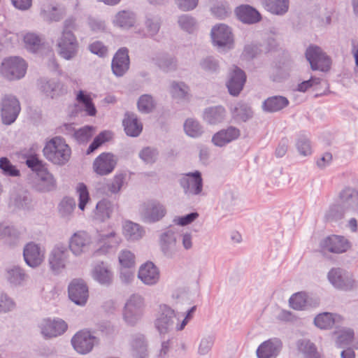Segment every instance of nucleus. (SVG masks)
I'll return each mask as SVG.
<instances>
[{
    "mask_svg": "<svg viewBox=\"0 0 358 358\" xmlns=\"http://www.w3.org/2000/svg\"><path fill=\"white\" fill-rule=\"evenodd\" d=\"M45 158L58 165L65 164L70 159L71 150L64 138L56 136L47 142L43 148Z\"/></svg>",
    "mask_w": 358,
    "mask_h": 358,
    "instance_id": "1",
    "label": "nucleus"
},
{
    "mask_svg": "<svg viewBox=\"0 0 358 358\" xmlns=\"http://www.w3.org/2000/svg\"><path fill=\"white\" fill-rule=\"evenodd\" d=\"M145 308L144 298L134 294L127 300L122 316L124 321L129 326H135L141 319Z\"/></svg>",
    "mask_w": 358,
    "mask_h": 358,
    "instance_id": "2",
    "label": "nucleus"
},
{
    "mask_svg": "<svg viewBox=\"0 0 358 358\" xmlns=\"http://www.w3.org/2000/svg\"><path fill=\"white\" fill-rule=\"evenodd\" d=\"M21 111V105L18 99L11 94H3L0 100V116L1 122L10 125L15 122Z\"/></svg>",
    "mask_w": 358,
    "mask_h": 358,
    "instance_id": "3",
    "label": "nucleus"
},
{
    "mask_svg": "<svg viewBox=\"0 0 358 358\" xmlns=\"http://www.w3.org/2000/svg\"><path fill=\"white\" fill-rule=\"evenodd\" d=\"M166 214V206L157 199H150L142 204L139 208V215L145 223L152 224L163 219Z\"/></svg>",
    "mask_w": 358,
    "mask_h": 358,
    "instance_id": "4",
    "label": "nucleus"
},
{
    "mask_svg": "<svg viewBox=\"0 0 358 358\" xmlns=\"http://www.w3.org/2000/svg\"><path fill=\"white\" fill-rule=\"evenodd\" d=\"M25 61L19 57L6 58L1 63V72L8 80H19L23 78L27 71Z\"/></svg>",
    "mask_w": 358,
    "mask_h": 358,
    "instance_id": "5",
    "label": "nucleus"
},
{
    "mask_svg": "<svg viewBox=\"0 0 358 358\" xmlns=\"http://www.w3.org/2000/svg\"><path fill=\"white\" fill-rule=\"evenodd\" d=\"M57 45L58 54L66 60H71L78 55L79 44L73 32L62 31Z\"/></svg>",
    "mask_w": 358,
    "mask_h": 358,
    "instance_id": "6",
    "label": "nucleus"
},
{
    "mask_svg": "<svg viewBox=\"0 0 358 358\" xmlns=\"http://www.w3.org/2000/svg\"><path fill=\"white\" fill-rule=\"evenodd\" d=\"M176 313L166 304L159 306L155 320V327L160 334H166L171 331L175 324Z\"/></svg>",
    "mask_w": 358,
    "mask_h": 358,
    "instance_id": "7",
    "label": "nucleus"
},
{
    "mask_svg": "<svg viewBox=\"0 0 358 358\" xmlns=\"http://www.w3.org/2000/svg\"><path fill=\"white\" fill-rule=\"evenodd\" d=\"M187 196L200 195L203 191V179L199 171L182 175L178 180Z\"/></svg>",
    "mask_w": 358,
    "mask_h": 358,
    "instance_id": "8",
    "label": "nucleus"
},
{
    "mask_svg": "<svg viewBox=\"0 0 358 358\" xmlns=\"http://www.w3.org/2000/svg\"><path fill=\"white\" fill-rule=\"evenodd\" d=\"M306 57L313 71L325 72L330 69L331 59L318 46H310L306 50Z\"/></svg>",
    "mask_w": 358,
    "mask_h": 358,
    "instance_id": "9",
    "label": "nucleus"
},
{
    "mask_svg": "<svg viewBox=\"0 0 358 358\" xmlns=\"http://www.w3.org/2000/svg\"><path fill=\"white\" fill-rule=\"evenodd\" d=\"M211 38L213 45L218 48L229 50L233 47L234 38L231 29L226 24L214 26L211 30Z\"/></svg>",
    "mask_w": 358,
    "mask_h": 358,
    "instance_id": "10",
    "label": "nucleus"
},
{
    "mask_svg": "<svg viewBox=\"0 0 358 358\" xmlns=\"http://www.w3.org/2000/svg\"><path fill=\"white\" fill-rule=\"evenodd\" d=\"M329 282L336 288L349 290L354 287L355 281L352 275L341 268H334L328 273Z\"/></svg>",
    "mask_w": 358,
    "mask_h": 358,
    "instance_id": "11",
    "label": "nucleus"
},
{
    "mask_svg": "<svg viewBox=\"0 0 358 358\" xmlns=\"http://www.w3.org/2000/svg\"><path fill=\"white\" fill-rule=\"evenodd\" d=\"M69 252L67 246L63 244L56 245L49 256V264L52 271L55 273H60L69 261Z\"/></svg>",
    "mask_w": 358,
    "mask_h": 358,
    "instance_id": "12",
    "label": "nucleus"
},
{
    "mask_svg": "<svg viewBox=\"0 0 358 358\" xmlns=\"http://www.w3.org/2000/svg\"><path fill=\"white\" fill-rule=\"evenodd\" d=\"M23 257L25 263L31 268L41 264L45 258V249L34 242L27 243L23 249Z\"/></svg>",
    "mask_w": 358,
    "mask_h": 358,
    "instance_id": "13",
    "label": "nucleus"
},
{
    "mask_svg": "<svg viewBox=\"0 0 358 358\" xmlns=\"http://www.w3.org/2000/svg\"><path fill=\"white\" fill-rule=\"evenodd\" d=\"M117 164L116 157L110 152H103L94 161L93 171L98 175L103 176L112 173Z\"/></svg>",
    "mask_w": 358,
    "mask_h": 358,
    "instance_id": "14",
    "label": "nucleus"
},
{
    "mask_svg": "<svg viewBox=\"0 0 358 358\" xmlns=\"http://www.w3.org/2000/svg\"><path fill=\"white\" fill-rule=\"evenodd\" d=\"M96 342H97L96 337L87 331H78L71 339L74 350L83 355L90 352L93 349Z\"/></svg>",
    "mask_w": 358,
    "mask_h": 358,
    "instance_id": "15",
    "label": "nucleus"
},
{
    "mask_svg": "<svg viewBox=\"0 0 358 358\" xmlns=\"http://www.w3.org/2000/svg\"><path fill=\"white\" fill-rule=\"evenodd\" d=\"M69 299L78 306H84L89 296L88 287L81 279H74L68 288Z\"/></svg>",
    "mask_w": 358,
    "mask_h": 358,
    "instance_id": "16",
    "label": "nucleus"
},
{
    "mask_svg": "<svg viewBox=\"0 0 358 358\" xmlns=\"http://www.w3.org/2000/svg\"><path fill=\"white\" fill-rule=\"evenodd\" d=\"M41 333L45 338H51L63 334L67 329L66 323L61 320L44 319L39 325Z\"/></svg>",
    "mask_w": 358,
    "mask_h": 358,
    "instance_id": "17",
    "label": "nucleus"
},
{
    "mask_svg": "<svg viewBox=\"0 0 358 358\" xmlns=\"http://www.w3.org/2000/svg\"><path fill=\"white\" fill-rule=\"evenodd\" d=\"M338 198L347 212L358 215V191L356 189L345 187L340 192Z\"/></svg>",
    "mask_w": 358,
    "mask_h": 358,
    "instance_id": "18",
    "label": "nucleus"
},
{
    "mask_svg": "<svg viewBox=\"0 0 358 358\" xmlns=\"http://www.w3.org/2000/svg\"><path fill=\"white\" fill-rule=\"evenodd\" d=\"M320 248L323 251L332 253H343L349 248L348 241L343 236L333 235L328 236L320 242Z\"/></svg>",
    "mask_w": 358,
    "mask_h": 358,
    "instance_id": "19",
    "label": "nucleus"
},
{
    "mask_svg": "<svg viewBox=\"0 0 358 358\" xmlns=\"http://www.w3.org/2000/svg\"><path fill=\"white\" fill-rule=\"evenodd\" d=\"M91 243L90 235L83 231L73 234L69 240V248L76 256H80L85 252Z\"/></svg>",
    "mask_w": 358,
    "mask_h": 358,
    "instance_id": "20",
    "label": "nucleus"
},
{
    "mask_svg": "<svg viewBox=\"0 0 358 358\" xmlns=\"http://www.w3.org/2000/svg\"><path fill=\"white\" fill-rule=\"evenodd\" d=\"M138 278L146 285H156L160 278L159 268L152 262H147L139 268Z\"/></svg>",
    "mask_w": 358,
    "mask_h": 358,
    "instance_id": "21",
    "label": "nucleus"
},
{
    "mask_svg": "<svg viewBox=\"0 0 358 358\" xmlns=\"http://www.w3.org/2000/svg\"><path fill=\"white\" fill-rule=\"evenodd\" d=\"M282 348L279 338H273L262 343L257 350L258 358H275Z\"/></svg>",
    "mask_w": 358,
    "mask_h": 358,
    "instance_id": "22",
    "label": "nucleus"
},
{
    "mask_svg": "<svg viewBox=\"0 0 358 358\" xmlns=\"http://www.w3.org/2000/svg\"><path fill=\"white\" fill-rule=\"evenodd\" d=\"M111 67L113 73L117 76H122L129 69V57L126 48H120L114 55Z\"/></svg>",
    "mask_w": 358,
    "mask_h": 358,
    "instance_id": "23",
    "label": "nucleus"
},
{
    "mask_svg": "<svg viewBox=\"0 0 358 358\" xmlns=\"http://www.w3.org/2000/svg\"><path fill=\"white\" fill-rule=\"evenodd\" d=\"M122 126L126 134L131 137L138 136L143 131V124L138 120L137 115L133 112L127 111L124 113Z\"/></svg>",
    "mask_w": 358,
    "mask_h": 358,
    "instance_id": "24",
    "label": "nucleus"
},
{
    "mask_svg": "<svg viewBox=\"0 0 358 358\" xmlns=\"http://www.w3.org/2000/svg\"><path fill=\"white\" fill-rule=\"evenodd\" d=\"M246 80V76L243 71L237 67L230 73L227 86L230 94L237 96L243 90Z\"/></svg>",
    "mask_w": 358,
    "mask_h": 358,
    "instance_id": "25",
    "label": "nucleus"
},
{
    "mask_svg": "<svg viewBox=\"0 0 358 358\" xmlns=\"http://www.w3.org/2000/svg\"><path fill=\"white\" fill-rule=\"evenodd\" d=\"M239 136L240 130L235 127L230 126L215 134L212 138V142L216 146L222 147L237 139Z\"/></svg>",
    "mask_w": 358,
    "mask_h": 358,
    "instance_id": "26",
    "label": "nucleus"
},
{
    "mask_svg": "<svg viewBox=\"0 0 358 358\" xmlns=\"http://www.w3.org/2000/svg\"><path fill=\"white\" fill-rule=\"evenodd\" d=\"M159 244L163 254L168 257H172L177 252L176 237L172 231L169 230L161 234Z\"/></svg>",
    "mask_w": 358,
    "mask_h": 358,
    "instance_id": "27",
    "label": "nucleus"
},
{
    "mask_svg": "<svg viewBox=\"0 0 358 358\" xmlns=\"http://www.w3.org/2000/svg\"><path fill=\"white\" fill-rule=\"evenodd\" d=\"M238 18L245 24H255L261 20L260 13L249 5H243L236 10Z\"/></svg>",
    "mask_w": 358,
    "mask_h": 358,
    "instance_id": "28",
    "label": "nucleus"
},
{
    "mask_svg": "<svg viewBox=\"0 0 358 358\" xmlns=\"http://www.w3.org/2000/svg\"><path fill=\"white\" fill-rule=\"evenodd\" d=\"M40 90L47 96L54 98L66 92V89L59 82L55 80L42 79Z\"/></svg>",
    "mask_w": 358,
    "mask_h": 358,
    "instance_id": "29",
    "label": "nucleus"
},
{
    "mask_svg": "<svg viewBox=\"0 0 358 358\" xmlns=\"http://www.w3.org/2000/svg\"><path fill=\"white\" fill-rule=\"evenodd\" d=\"M343 317L338 314L324 312L318 314L314 319V324L321 329H328L333 327L335 324L342 322Z\"/></svg>",
    "mask_w": 358,
    "mask_h": 358,
    "instance_id": "30",
    "label": "nucleus"
},
{
    "mask_svg": "<svg viewBox=\"0 0 358 358\" xmlns=\"http://www.w3.org/2000/svg\"><path fill=\"white\" fill-rule=\"evenodd\" d=\"M92 276L96 281L105 286L110 285L113 282V273L108 265L103 262L97 264L94 266Z\"/></svg>",
    "mask_w": 358,
    "mask_h": 358,
    "instance_id": "31",
    "label": "nucleus"
},
{
    "mask_svg": "<svg viewBox=\"0 0 358 358\" xmlns=\"http://www.w3.org/2000/svg\"><path fill=\"white\" fill-rule=\"evenodd\" d=\"M226 110L222 106H211L203 111V120L210 124H217L224 121Z\"/></svg>",
    "mask_w": 358,
    "mask_h": 358,
    "instance_id": "32",
    "label": "nucleus"
},
{
    "mask_svg": "<svg viewBox=\"0 0 358 358\" xmlns=\"http://www.w3.org/2000/svg\"><path fill=\"white\" fill-rule=\"evenodd\" d=\"M289 105L288 99L283 96H273L266 99L262 103V108L268 113H275Z\"/></svg>",
    "mask_w": 358,
    "mask_h": 358,
    "instance_id": "33",
    "label": "nucleus"
},
{
    "mask_svg": "<svg viewBox=\"0 0 358 358\" xmlns=\"http://www.w3.org/2000/svg\"><path fill=\"white\" fill-rule=\"evenodd\" d=\"M130 345L136 358H145L147 356V342L145 336L141 334L131 336Z\"/></svg>",
    "mask_w": 358,
    "mask_h": 358,
    "instance_id": "34",
    "label": "nucleus"
},
{
    "mask_svg": "<svg viewBox=\"0 0 358 358\" xmlns=\"http://www.w3.org/2000/svg\"><path fill=\"white\" fill-rule=\"evenodd\" d=\"M265 9L272 14L282 15L288 11L289 0H262Z\"/></svg>",
    "mask_w": 358,
    "mask_h": 358,
    "instance_id": "35",
    "label": "nucleus"
},
{
    "mask_svg": "<svg viewBox=\"0 0 358 358\" xmlns=\"http://www.w3.org/2000/svg\"><path fill=\"white\" fill-rule=\"evenodd\" d=\"M14 206L20 210H29L32 208V199L29 192L20 190L11 199Z\"/></svg>",
    "mask_w": 358,
    "mask_h": 358,
    "instance_id": "36",
    "label": "nucleus"
},
{
    "mask_svg": "<svg viewBox=\"0 0 358 358\" xmlns=\"http://www.w3.org/2000/svg\"><path fill=\"white\" fill-rule=\"evenodd\" d=\"M113 211L112 202L106 199L99 201L96 206L94 218L100 222H104L109 219Z\"/></svg>",
    "mask_w": 358,
    "mask_h": 358,
    "instance_id": "37",
    "label": "nucleus"
},
{
    "mask_svg": "<svg viewBox=\"0 0 358 358\" xmlns=\"http://www.w3.org/2000/svg\"><path fill=\"white\" fill-rule=\"evenodd\" d=\"M76 203L74 199L69 196L64 197L58 205V212L60 217L66 220H70L73 217Z\"/></svg>",
    "mask_w": 358,
    "mask_h": 358,
    "instance_id": "38",
    "label": "nucleus"
},
{
    "mask_svg": "<svg viewBox=\"0 0 358 358\" xmlns=\"http://www.w3.org/2000/svg\"><path fill=\"white\" fill-rule=\"evenodd\" d=\"M76 100L78 103V107L83 109L87 115L95 116L96 109L92 102L90 95L86 94L84 91L80 90L76 96Z\"/></svg>",
    "mask_w": 358,
    "mask_h": 358,
    "instance_id": "39",
    "label": "nucleus"
},
{
    "mask_svg": "<svg viewBox=\"0 0 358 358\" xmlns=\"http://www.w3.org/2000/svg\"><path fill=\"white\" fill-rule=\"evenodd\" d=\"M123 234L127 240L136 241L143 237L144 230L138 224L126 221L123 225Z\"/></svg>",
    "mask_w": 358,
    "mask_h": 358,
    "instance_id": "40",
    "label": "nucleus"
},
{
    "mask_svg": "<svg viewBox=\"0 0 358 358\" xmlns=\"http://www.w3.org/2000/svg\"><path fill=\"white\" fill-rule=\"evenodd\" d=\"M113 22L116 26L128 29L134 24L135 15L131 11L122 10L115 15Z\"/></svg>",
    "mask_w": 358,
    "mask_h": 358,
    "instance_id": "41",
    "label": "nucleus"
},
{
    "mask_svg": "<svg viewBox=\"0 0 358 358\" xmlns=\"http://www.w3.org/2000/svg\"><path fill=\"white\" fill-rule=\"evenodd\" d=\"M232 116L236 121L246 122L252 117L253 112L248 104L239 102L234 106Z\"/></svg>",
    "mask_w": 358,
    "mask_h": 358,
    "instance_id": "42",
    "label": "nucleus"
},
{
    "mask_svg": "<svg viewBox=\"0 0 358 358\" xmlns=\"http://www.w3.org/2000/svg\"><path fill=\"white\" fill-rule=\"evenodd\" d=\"M38 178L41 181V189L43 192H50L56 188V180L53 176L46 169L38 173Z\"/></svg>",
    "mask_w": 358,
    "mask_h": 358,
    "instance_id": "43",
    "label": "nucleus"
},
{
    "mask_svg": "<svg viewBox=\"0 0 358 358\" xmlns=\"http://www.w3.org/2000/svg\"><path fill=\"white\" fill-rule=\"evenodd\" d=\"M27 278V275L20 266H14L7 271V279L11 284L15 285H21L26 280Z\"/></svg>",
    "mask_w": 358,
    "mask_h": 358,
    "instance_id": "44",
    "label": "nucleus"
},
{
    "mask_svg": "<svg viewBox=\"0 0 358 358\" xmlns=\"http://www.w3.org/2000/svg\"><path fill=\"white\" fill-rule=\"evenodd\" d=\"M137 108L141 113H150L155 108V101L150 94H143L138 99Z\"/></svg>",
    "mask_w": 358,
    "mask_h": 358,
    "instance_id": "45",
    "label": "nucleus"
},
{
    "mask_svg": "<svg viewBox=\"0 0 358 358\" xmlns=\"http://www.w3.org/2000/svg\"><path fill=\"white\" fill-rule=\"evenodd\" d=\"M185 134L192 138H198L203 133V128L200 123L192 118L187 119L184 123Z\"/></svg>",
    "mask_w": 358,
    "mask_h": 358,
    "instance_id": "46",
    "label": "nucleus"
},
{
    "mask_svg": "<svg viewBox=\"0 0 358 358\" xmlns=\"http://www.w3.org/2000/svg\"><path fill=\"white\" fill-rule=\"evenodd\" d=\"M178 23L181 29L189 34L194 32L198 27L196 19L187 14L179 16Z\"/></svg>",
    "mask_w": 358,
    "mask_h": 358,
    "instance_id": "47",
    "label": "nucleus"
},
{
    "mask_svg": "<svg viewBox=\"0 0 358 358\" xmlns=\"http://www.w3.org/2000/svg\"><path fill=\"white\" fill-rule=\"evenodd\" d=\"M347 212L344 206L340 202L338 204L332 205L325 213L324 218L327 221H336L341 220Z\"/></svg>",
    "mask_w": 358,
    "mask_h": 358,
    "instance_id": "48",
    "label": "nucleus"
},
{
    "mask_svg": "<svg viewBox=\"0 0 358 358\" xmlns=\"http://www.w3.org/2000/svg\"><path fill=\"white\" fill-rule=\"evenodd\" d=\"M3 239L6 238V243L10 245H15L20 238V231L13 226H7L3 224Z\"/></svg>",
    "mask_w": 358,
    "mask_h": 358,
    "instance_id": "49",
    "label": "nucleus"
},
{
    "mask_svg": "<svg viewBox=\"0 0 358 358\" xmlns=\"http://www.w3.org/2000/svg\"><path fill=\"white\" fill-rule=\"evenodd\" d=\"M307 299L308 296L305 292H297L289 298V306L294 310H303L307 306Z\"/></svg>",
    "mask_w": 358,
    "mask_h": 358,
    "instance_id": "50",
    "label": "nucleus"
},
{
    "mask_svg": "<svg viewBox=\"0 0 358 358\" xmlns=\"http://www.w3.org/2000/svg\"><path fill=\"white\" fill-rule=\"evenodd\" d=\"M299 349L307 358H320L315 344L308 340H301L299 342Z\"/></svg>",
    "mask_w": 358,
    "mask_h": 358,
    "instance_id": "51",
    "label": "nucleus"
},
{
    "mask_svg": "<svg viewBox=\"0 0 358 358\" xmlns=\"http://www.w3.org/2000/svg\"><path fill=\"white\" fill-rule=\"evenodd\" d=\"M189 87L183 82L173 81L171 85V94L175 99H182L188 96Z\"/></svg>",
    "mask_w": 358,
    "mask_h": 358,
    "instance_id": "52",
    "label": "nucleus"
},
{
    "mask_svg": "<svg viewBox=\"0 0 358 358\" xmlns=\"http://www.w3.org/2000/svg\"><path fill=\"white\" fill-rule=\"evenodd\" d=\"M42 17L48 22L59 21L62 17V13L55 6H48L41 10Z\"/></svg>",
    "mask_w": 358,
    "mask_h": 358,
    "instance_id": "53",
    "label": "nucleus"
},
{
    "mask_svg": "<svg viewBox=\"0 0 358 358\" xmlns=\"http://www.w3.org/2000/svg\"><path fill=\"white\" fill-rule=\"evenodd\" d=\"M111 137L110 131H104L96 136L87 150L86 154L90 155L97 150L103 143L109 141Z\"/></svg>",
    "mask_w": 358,
    "mask_h": 358,
    "instance_id": "54",
    "label": "nucleus"
},
{
    "mask_svg": "<svg viewBox=\"0 0 358 358\" xmlns=\"http://www.w3.org/2000/svg\"><path fill=\"white\" fill-rule=\"evenodd\" d=\"M157 64L166 72L175 70L177 66L175 58L169 55H162L158 57Z\"/></svg>",
    "mask_w": 358,
    "mask_h": 358,
    "instance_id": "55",
    "label": "nucleus"
},
{
    "mask_svg": "<svg viewBox=\"0 0 358 358\" xmlns=\"http://www.w3.org/2000/svg\"><path fill=\"white\" fill-rule=\"evenodd\" d=\"M76 192L79 197L78 208L81 210H84L86 204L90 200V194L86 185L83 182L78 183L76 187Z\"/></svg>",
    "mask_w": 358,
    "mask_h": 358,
    "instance_id": "56",
    "label": "nucleus"
},
{
    "mask_svg": "<svg viewBox=\"0 0 358 358\" xmlns=\"http://www.w3.org/2000/svg\"><path fill=\"white\" fill-rule=\"evenodd\" d=\"M41 41V38L34 33H27L24 36L26 48L32 52H35L38 49Z\"/></svg>",
    "mask_w": 358,
    "mask_h": 358,
    "instance_id": "57",
    "label": "nucleus"
},
{
    "mask_svg": "<svg viewBox=\"0 0 358 358\" xmlns=\"http://www.w3.org/2000/svg\"><path fill=\"white\" fill-rule=\"evenodd\" d=\"M0 169L6 176L12 177L20 176V171L10 163L7 157L0 158Z\"/></svg>",
    "mask_w": 358,
    "mask_h": 358,
    "instance_id": "58",
    "label": "nucleus"
},
{
    "mask_svg": "<svg viewBox=\"0 0 358 358\" xmlns=\"http://www.w3.org/2000/svg\"><path fill=\"white\" fill-rule=\"evenodd\" d=\"M118 259L122 268H133L135 265V255L128 250H122Z\"/></svg>",
    "mask_w": 358,
    "mask_h": 358,
    "instance_id": "59",
    "label": "nucleus"
},
{
    "mask_svg": "<svg viewBox=\"0 0 358 358\" xmlns=\"http://www.w3.org/2000/svg\"><path fill=\"white\" fill-rule=\"evenodd\" d=\"M125 176L124 173L116 174L111 182H108L107 187L110 194H117L121 190L124 183Z\"/></svg>",
    "mask_w": 358,
    "mask_h": 358,
    "instance_id": "60",
    "label": "nucleus"
},
{
    "mask_svg": "<svg viewBox=\"0 0 358 358\" xmlns=\"http://www.w3.org/2000/svg\"><path fill=\"white\" fill-rule=\"evenodd\" d=\"M16 304L7 294L0 292V313H6L15 310Z\"/></svg>",
    "mask_w": 358,
    "mask_h": 358,
    "instance_id": "61",
    "label": "nucleus"
},
{
    "mask_svg": "<svg viewBox=\"0 0 358 358\" xmlns=\"http://www.w3.org/2000/svg\"><path fill=\"white\" fill-rule=\"evenodd\" d=\"M140 158L147 164L155 162L158 157V151L155 148L147 147L143 148L139 153Z\"/></svg>",
    "mask_w": 358,
    "mask_h": 358,
    "instance_id": "62",
    "label": "nucleus"
},
{
    "mask_svg": "<svg viewBox=\"0 0 358 358\" xmlns=\"http://www.w3.org/2000/svg\"><path fill=\"white\" fill-rule=\"evenodd\" d=\"M296 145L298 152L303 156H308L312 153L310 142L306 136H300Z\"/></svg>",
    "mask_w": 358,
    "mask_h": 358,
    "instance_id": "63",
    "label": "nucleus"
},
{
    "mask_svg": "<svg viewBox=\"0 0 358 358\" xmlns=\"http://www.w3.org/2000/svg\"><path fill=\"white\" fill-rule=\"evenodd\" d=\"M201 69L206 71L214 73L219 69V64L217 59L211 56L203 58L200 62Z\"/></svg>",
    "mask_w": 358,
    "mask_h": 358,
    "instance_id": "64",
    "label": "nucleus"
}]
</instances>
